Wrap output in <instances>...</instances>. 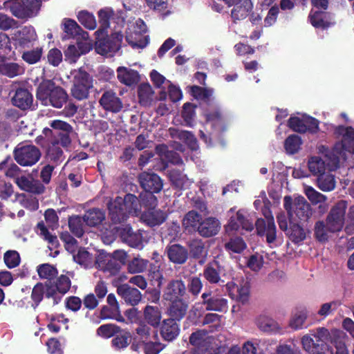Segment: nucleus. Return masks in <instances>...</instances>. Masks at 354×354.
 Instances as JSON below:
<instances>
[{
	"label": "nucleus",
	"mask_w": 354,
	"mask_h": 354,
	"mask_svg": "<svg viewBox=\"0 0 354 354\" xmlns=\"http://www.w3.org/2000/svg\"><path fill=\"white\" fill-rule=\"evenodd\" d=\"M144 317L148 324L156 327L160 323L161 313L157 306L147 305L144 309Z\"/></svg>",
	"instance_id": "42"
},
{
	"label": "nucleus",
	"mask_w": 354,
	"mask_h": 354,
	"mask_svg": "<svg viewBox=\"0 0 354 354\" xmlns=\"http://www.w3.org/2000/svg\"><path fill=\"white\" fill-rule=\"evenodd\" d=\"M240 227L248 232H251L254 229L252 223L245 217L241 210H239L236 216L230 218L227 228L232 231H237Z\"/></svg>",
	"instance_id": "29"
},
{
	"label": "nucleus",
	"mask_w": 354,
	"mask_h": 354,
	"mask_svg": "<svg viewBox=\"0 0 354 354\" xmlns=\"http://www.w3.org/2000/svg\"><path fill=\"white\" fill-rule=\"evenodd\" d=\"M121 328L114 324H105L101 325L96 330V334L104 339L111 338L120 332Z\"/></svg>",
	"instance_id": "48"
},
{
	"label": "nucleus",
	"mask_w": 354,
	"mask_h": 354,
	"mask_svg": "<svg viewBox=\"0 0 354 354\" xmlns=\"http://www.w3.org/2000/svg\"><path fill=\"white\" fill-rule=\"evenodd\" d=\"M154 194V192L145 190L140 194L138 201L140 209L143 207L145 210H148L158 206V198Z\"/></svg>",
	"instance_id": "44"
},
{
	"label": "nucleus",
	"mask_w": 354,
	"mask_h": 354,
	"mask_svg": "<svg viewBox=\"0 0 354 354\" xmlns=\"http://www.w3.org/2000/svg\"><path fill=\"white\" fill-rule=\"evenodd\" d=\"M225 249L227 252L240 254L247 248V244L243 238L235 236L230 238V240L225 243Z\"/></svg>",
	"instance_id": "45"
},
{
	"label": "nucleus",
	"mask_w": 354,
	"mask_h": 354,
	"mask_svg": "<svg viewBox=\"0 0 354 354\" xmlns=\"http://www.w3.org/2000/svg\"><path fill=\"white\" fill-rule=\"evenodd\" d=\"M334 133L337 138L341 139L335 144L332 151L326 154V157L330 160L328 165L336 168L339 166V156L344 155L345 152L354 154V128L339 125L335 127Z\"/></svg>",
	"instance_id": "2"
},
{
	"label": "nucleus",
	"mask_w": 354,
	"mask_h": 354,
	"mask_svg": "<svg viewBox=\"0 0 354 354\" xmlns=\"http://www.w3.org/2000/svg\"><path fill=\"white\" fill-rule=\"evenodd\" d=\"M288 126L292 131L300 133H306V128L305 124V117H290L288 120Z\"/></svg>",
	"instance_id": "63"
},
{
	"label": "nucleus",
	"mask_w": 354,
	"mask_h": 354,
	"mask_svg": "<svg viewBox=\"0 0 354 354\" xmlns=\"http://www.w3.org/2000/svg\"><path fill=\"white\" fill-rule=\"evenodd\" d=\"M187 294V287L182 279L169 281L163 290V299L166 301L183 299Z\"/></svg>",
	"instance_id": "11"
},
{
	"label": "nucleus",
	"mask_w": 354,
	"mask_h": 354,
	"mask_svg": "<svg viewBox=\"0 0 354 354\" xmlns=\"http://www.w3.org/2000/svg\"><path fill=\"white\" fill-rule=\"evenodd\" d=\"M317 187L324 192H330L335 187V180L330 174H322L317 178Z\"/></svg>",
	"instance_id": "46"
},
{
	"label": "nucleus",
	"mask_w": 354,
	"mask_h": 354,
	"mask_svg": "<svg viewBox=\"0 0 354 354\" xmlns=\"http://www.w3.org/2000/svg\"><path fill=\"white\" fill-rule=\"evenodd\" d=\"M221 229L219 221L214 217L203 218L198 225L197 232L204 238H209L216 235Z\"/></svg>",
	"instance_id": "22"
},
{
	"label": "nucleus",
	"mask_w": 354,
	"mask_h": 354,
	"mask_svg": "<svg viewBox=\"0 0 354 354\" xmlns=\"http://www.w3.org/2000/svg\"><path fill=\"white\" fill-rule=\"evenodd\" d=\"M266 220L262 218H258L255 223L257 234L259 236H266V241L272 243L277 239V228L274 217L270 215L266 216Z\"/></svg>",
	"instance_id": "10"
},
{
	"label": "nucleus",
	"mask_w": 354,
	"mask_h": 354,
	"mask_svg": "<svg viewBox=\"0 0 354 354\" xmlns=\"http://www.w3.org/2000/svg\"><path fill=\"white\" fill-rule=\"evenodd\" d=\"M95 263L99 268L104 272H109L111 275H116L122 267L120 262L116 261L114 258H111L110 254L106 253H100L96 257Z\"/></svg>",
	"instance_id": "23"
},
{
	"label": "nucleus",
	"mask_w": 354,
	"mask_h": 354,
	"mask_svg": "<svg viewBox=\"0 0 354 354\" xmlns=\"http://www.w3.org/2000/svg\"><path fill=\"white\" fill-rule=\"evenodd\" d=\"M301 144V138L297 135L292 134L285 140L284 147L288 153L295 154L299 151Z\"/></svg>",
	"instance_id": "50"
},
{
	"label": "nucleus",
	"mask_w": 354,
	"mask_h": 354,
	"mask_svg": "<svg viewBox=\"0 0 354 354\" xmlns=\"http://www.w3.org/2000/svg\"><path fill=\"white\" fill-rule=\"evenodd\" d=\"M346 208L347 202L343 200L338 201L332 207L326 218L329 232L336 233L343 229Z\"/></svg>",
	"instance_id": "9"
},
{
	"label": "nucleus",
	"mask_w": 354,
	"mask_h": 354,
	"mask_svg": "<svg viewBox=\"0 0 354 354\" xmlns=\"http://www.w3.org/2000/svg\"><path fill=\"white\" fill-rule=\"evenodd\" d=\"M49 287L54 291L53 305L58 304L63 296L68 292L71 286L70 278L64 274H61L54 281H47Z\"/></svg>",
	"instance_id": "12"
},
{
	"label": "nucleus",
	"mask_w": 354,
	"mask_h": 354,
	"mask_svg": "<svg viewBox=\"0 0 354 354\" xmlns=\"http://www.w3.org/2000/svg\"><path fill=\"white\" fill-rule=\"evenodd\" d=\"M118 80L127 86H131L136 82L138 73L133 70H128L126 67L120 66L117 69Z\"/></svg>",
	"instance_id": "41"
},
{
	"label": "nucleus",
	"mask_w": 354,
	"mask_h": 354,
	"mask_svg": "<svg viewBox=\"0 0 354 354\" xmlns=\"http://www.w3.org/2000/svg\"><path fill=\"white\" fill-rule=\"evenodd\" d=\"M74 261L84 268H88L92 263V255L85 249L80 248L77 253L73 255Z\"/></svg>",
	"instance_id": "57"
},
{
	"label": "nucleus",
	"mask_w": 354,
	"mask_h": 354,
	"mask_svg": "<svg viewBox=\"0 0 354 354\" xmlns=\"http://www.w3.org/2000/svg\"><path fill=\"white\" fill-rule=\"evenodd\" d=\"M83 217L87 225L95 227L100 225L105 219V213L99 208H92L87 210Z\"/></svg>",
	"instance_id": "37"
},
{
	"label": "nucleus",
	"mask_w": 354,
	"mask_h": 354,
	"mask_svg": "<svg viewBox=\"0 0 354 354\" xmlns=\"http://www.w3.org/2000/svg\"><path fill=\"white\" fill-rule=\"evenodd\" d=\"M314 231L315 236L319 242H326L328 240V232H329V229L326 221H317L315 225Z\"/></svg>",
	"instance_id": "54"
},
{
	"label": "nucleus",
	"mask_w": 354,
	"mask_h": 354,
	"mask_svg": "<svg viewBox=\"0 0 354 354\" xmlns=\"http://www.w3.org/2000/svg\"><path fill=\"white\" fill-rule=\"evenodd\" d=\"M192 258L199 259L205 255V244L201 239H193L188 244Z\"/></svg>",
	"instance_id": "51"
},
{
	"label": "nucleus",
	"mask_w": 354,
	"mask_h": 354,
	"mask_svg": "<svg viewBox=\"0 0 354 354\" xmlns=\"http://www.w3.org/2000/svg\"><path fill=\"white\" fill-rule=\"evenodd\" d=\"M120 236L129 246L135 248H142V234L140 230L133 232L131 227L127 225L122 229Z\"/></svg>",
	"instance_id": "28"
},
{
	"label": "nucleus",
	"mask_w": 354,
	"mask_h": 354,
	"mask_svg": "<svg viewBox=\"0 0 354 354\" xmlns=\"http://www.w3.org/2000/svg\"><path fill=\"white\" fill-rule=\"evenodd\" d=\"M131 335L129 331H124L121 335H117L111 341L112 346L116 349L127 348L131 339Z\"/></svg>",
	"instance_id": "60"
},
{
	"label": "nucleus",
	"mask_w": 354,
	"mask_h": 354,
	"mask_svg": "<svg viewBox=\"0 0 354 354\" xmlns=\"http://www.w3.org/2000/svg\"><path fill=\"white\" fill-rule=\"evenodd\" d=\"M140 186L145 191L159 193L163 187L162 178L155 173L142 172L138 176Z\"/></svg>",
	"instance_id": "14"
},
{
	"label": "nucleus",
	"mask_w": 354,
	"mask_h": 354,
	"mask_svg": "<svg viewBox=\"0 0 354 354\" xmlns=\"http://www.w3.org/2000/svg\"><path fill=\"white\" fill-rule=\"evenodd\" d=\"M207 124H209L213 131L221 135L227 129V122L225 117L219 110L212 111L205 115Z\"/></svg>",
	"instance_id": "20"
},
{
	"label": "nucleus",
	"mask_w": 354,
	"mask_h": 354,
	"mask_svg": "<svg viewBox=\"0 0 354 354\" xmlns=\"http://www.w3.org/2000/svg\"><path fill=\"white\" fill-rule=\"evenodd\" d=\"M37 272L40 278L48 279V281H51L58 273L57 270L48 263L39 265Z\"/></svg>",
	"instance_id": "59"
},
{
	"label": "nucleus",
	"mask_w": 354,
	"mask_h": 354,
	"mask_svg": "<svg viewBox=\"0 0 354 354\" xmlns=\"http://www.w3.org/2000/svg\"><path fill=\"white\" fill-rule=\"evenodd\" d=\"M33 97L31 93L24 88H18L12 97V103L21 110H27L32 104Z\"/></svg>",
	"instance_id": "26"
},
{
	"label": "nucleus",
	"mask_w": 354,
	"mask_h": 354,
	"mask_svg": "<svg viewBox=\"0 0 354 354\" xmlns=\"http://www.w3.org/2000/svg\"><path fill=\"white\" fill-rule=\"evenodd\" d=\"M257 324L259 329L264 332H272L278 328L277 323L273 319L265 315L259 316Z\"/></svg>",
	"instance_id": "52"
},
{
	"label": "nucleus",
	"mask_w": 354,
	"mask_h": 354,
	"mask_svg": "<svg viewBox=\"0 0 354 354\" xmlns=\"http://www.w3.org/2000/svg\"><path fill=\"white\" fill-rule=\"evenodd\" d=\"M118 295L126 304L132 306L138 305L142 299V294L139 290L124 283L117 288Z\"/></svg>",
	"instance_id": "19"
},
{
	"label": "nucleus",
	"mask_w": 354,
	"mask_h": 354,
	"mask_svg": "<svg viewBox=\"0 0 354 354\" xmlns=\"http://www.w3.org/2000/svg\"><path fill=\"white\" fill-rule=\"evenodd\" d=\"M190 93L195 99L207 101L212 96L213 90L194 85L190 87Z\"/></svg>",
	"instance_id": "55"
},
{
	"label": "nucleus",
	"mask_w": 354,
	"mask_h": 354,
	"mask_svg": "<svg viewBox=\"0 0 354 354\" xmlns=\"http://www.w3.org/2000/svg\"><path fill=\"white\" fill-rule=\"evenodd\" d=\"M283 207L290 217H292L295 213L299 219L307 221L312 215L310 205L303 196H298L293 201L291 196H286Z\"/></svg>",
	"instance_id": "6"
},
{
	"label": "nucleus",
	"mask_w": 354,
	"mask_h": 354,
	"mask_svg": "<svg viewBox=\"0 0 354 354\" xmlns=\"http://www.w3.org/2000/svg\"><path fill=\"white\" fill-rule=\"evenodd\" d=\"M160 333L165 341L171 342L176 339L180 333V326L173 319H165L161 324Z\"/></svg>",
	"instance_id": "25"
},
{
	"label": "nucleus",
	"mask_w": 354,
	"mask_h": 354,
	"mask_svg": "<svg viewBox=\"0 0 354 354\" xmlns=\"http://www.w3.org/2000/svg\"><path fill=\"white\" fill-rule=\"evenodd\" d=\"M99 103L103 109L111 113H118L123 108L121 99L112 90L105 91L102 93Z\"/></svg>",
	"instance_id": "15"
},
{
	"label": "nucleus",
	"mask_w": 354,
	"mask_h": 354,
	"mask_svg": "<svg viewBox=\"0 0 354 354\" xmlns=\"http://www.w3.org/2000/svg\"><path fill=\"white\" fill-rule=\"evenodd\" d=\"M169 259L177 264H183L188 258L187 250L180 244H173L167 248Z\"/></svg>",
	"instance_id": "30"
},
{
	"label": "nucleus",
	"mask_w": 354,
	"mask_h": 354,
	"mask_svg": "<svg viewBox=\"0 0 354 354\" xmlns=\"http://www.w3.org/2000/svg\"><path fill=\"white\" fill-rule=\"evenodd\" d=\"M303 348L310 354L323 353L325 344L316 342L310 334L304 335L301 339Z\"/></svg>",
	"instance_id": "35"
},
{
	"label": "nucleus",
	"mask_w": 354,
	"mask_h": 354,
	"mask_svg": "<svg viewBox=\"0 0 354 354\" xmlns=\"http://www.w3.org/2000/svg\"><path fill=\"white\" fill-rule=\"evenodd\" d=\"M64 26V31L68 35V37H78L85 39L88 37V32L83 30L73 19H66Z\"/></svg>",
	"instance_id": "32"
},
{
	"label": "nucleus",
	"mask_w": 354,
	"mask_h": 354,
	"mask_svg": "<svg viewBox=\"0 0 354 354\" xmlns=\"http://www.w3.org/2000/svg\"><path fill=\"white\" fill-rule=\"evenodd\" d=\"M77 19L82 25L89 30H94L97 26L94 15L88 11H80L77 15Z\"/></svg>",
	"instance_id": "53"
},
{
	"label": "nucleus",
	"mask_w": 354,
	"mask_h": 354,
	"mask_svg": "<svg viewBox=\"0 0 354 354\" xmlns=\"http://www.w3.org/2000/svg\"><path fill=\"white\" fill-rule=\"evenodd\" d=\"M54 291L49 287L48 281L44 283L38 282L32 288L31 292V306L36 308L39 306L44 297L47 299H52L53 300Z\"/></svg>",
	"instance_id": "16"
},
{
	"label": "nucleus",
	"mask_w": 354,
	"mask_h": 354,
	"mask_svg": "<svg viewBox=\"0 0 354 354\" xmlns=\"http://www.w3.org/2000/svg\"><path fill=\"white\" fill-rule=\"evenodd\" d=\"M167 214L156 207L145 210L141 214L142 220L149 227L160 225L167 220Z\"/></svg>",
	"instance_id": "21"
},
{
	"label": "nucleus",
	"mask_w": 354,
	"mask_h": 354,
	"mask_svg": "<svg viewBox=\"0 0 354 354\" xmlns=\"http://www.w3.org/2000/svg\"><path fill=\"white\" fill-rule=\"evenodd\" d=\"M109 217L113 224L125 222L129 215H138L140 212L138 198L132 194H127L124 198L117 196L111 198L107 203Z\"/></svg>",
	"instance_id": "1"
},
{
	"label": "nucleus",
	"mask_w": 354,
	"mask_h": 354,
	"mask_svg": "<svg viewBox=\"0 0 354 354\" xmlns=\"http://www.w3.org/2000/svg\"><path fill=\"white\" fill-rule=\"evenodd\" d=\"M288 239L295 244H299L306 238V233L304 227L299 223L290 221L289 230L286 233Z\"/></svg>",
	"instance_id": "34"
},
{
	"label": "nucleus",
	"mask_w": 354,
	"mask_h": 354,
	"mask_svg": "<svg viewBox=\"0 0 354 354\" xmlns=\"http://www.w3.org/2000/svg\"><path fill=\"white\" fill-rule=\"evenodd\" d=\"M36 97L44 106L50 105L60 109L66 104L68 95L66 91L51 80H44L38 85Z\"/></svg>",
	"instance_id": "3"
},
{
	"label": "nucleus",
	"mask_w": 354,
	"mask_h": 354,
	"mask_svg": "<svg viewBox=\"0 0 354 354\" xmlns=\"http://www.w3.org/2000/svg\"><path fill=\"white\" fill-rule=\"evenodd\" d=\"M46 157L56 164L62 162L64 156L62 149L59 146V140L55 139L49 144L46 149Z\"/></svg>",
	"instance_id": "39"
},
{
	"label": "nucleus",
	"mask_w": 354,
	"mask_h": 354,
	"mask_svg": "<svg viewBox=\"0 0 354 354\" xmlns=\"http://www.w3.org/2000/svg\"><path fill=\"white\" fill-rule=\"evenodd\" d=\"M93 77L85 71L80 70L75 75L71 88V95L76 100L81 101L89 96V91L93 88Z\"/></svg>",
	"instance_id": "8"
},
{
	"label": "nucleus",
	"mask_w": 354,
	"mask_h": 354,
	"mask_svg": "<svg viewBox=\"0 0 354 354\" xmlns=\"http://www.w3.org/2000/svg\"><path fill=\"white\" fill-rule=\"evenodd\" d=\"M3 261L9 269L17 267L21 262L19 253L16 250H8L3 254Z\"/></svg>",
	"instance_id": "56"
},
{
	"label": "nucleus",
	"mask_w": 354,
	"mask_h": 354,
	"mask_svg": "<svg viewBox=\"0 0 354 354\" xmlns=\"http://www.w3.org/2000/svg\"><path fill=\"white\" fill-rule=\"evenodd\" d=\"M122 29L113 28V32L110 35L98 38L95 43V50L102 55L109 53H115L121 46L123 40Z\"/></svg>",
	"instance_id": "5"
},
{
	"label": "nucleus",
	"mask_w": 354,
	"mask_h": 354,
	"mask_svg": "<svg viewBox=\"0 0 354 354\" xmlns=\"http://www.w3.org/2000/svg\"><path fill=\"white\" fill-rule=\"evenodd\" d=\"M202 216L194 210L188 212L183 220V226L189 232H197Z\"/></svg>",
	"instance_id": "33"
},
{
	"label": "nucleus",
	"mask_w": 354,
	"mask_h": 354,
	"mask_svg": "<svg viewBox=\"0 0 354 354\" xmlns=\"http://www.w3.org/2000/svg\"><path fill=\"white\" fill-rule=\"evenodd\" d=\"M84 217L79 215H73L68 218V227L71 232L77 237L80 238L84 233Z\"/></svg>",
	"instance_id": "43"
},
{
	"label": "nucleus",
	"mask_w": 354,
	"mask_h": 354,
	"mask_svg": "<svg viewBox=\"0 0 354 354\" xmlns=\"http://www.w3.org/2000/svg\"><path fill=\"white\" fill-rule=\"evenodd\" d=\"M176 136L184 142L191 150L196 151L198 149L197 139L192 132L185 130L176 131Z\"/></svg>",
	"instance_id": "49"
},
{
	"label": "nucleus",
	"mask_w": 354,
	"mask_h": 354,
	"mask_svg": "<svg viewBox=\"0 0 354 354\" xmlns=\"http://www.w3.org/2000/svg\"><path fill=\"white\" fill-rule=\"evenodd\" d=\"M224 271V267L218 261L213 260L209 262L203 269L204 278L211 284H218L221 280V276Z\"/></svg>",
	"instance_id": "18"
},
{
	"label": "nucleus",
	"mask_w": 354,
	"mask_h": 354,
	"mask_svg": "<svg viewBox=\"0 0 354 354\" xmlns=\"http://www.w3.org/2000/svg\"><path fill=\"white\" fill-rule=\"evenodd\" d=\"M170 302L167 313L169 319H173L174 321L180 322L187 315L188 310V304L184 299H177L169 301Z\"/></svg>",
	"instance_id": "24"
},
{
	"label": "nucleus",
	"mask_w": 354,
	"mask_h": 354,
	"mask_svg": "<svg viewBox=\"0 0 354 354\" xmlns=\"http://www.w3.org/2000/svg\"><path fill=\"white\" fill-rule=\"evenodd\" d=\"M43 49L41 47H37L35 49L24 51L22 54L24 61L29 64H33L38 62L42 56Z\"/></svg>",
	"instance_id": "58"
},
{
	"label": "nucleus",
	"mask_w": 354,
	"mask_h": 354,
	"mask_svg": "<svg viewBox=\"0 0 354 354\" xmlns=\"http://www.w3.org/2000/svg\"><path fill=\"white\" fill-rule=\"evenodd\" d=\"M196 106L191 102H186L184 104L183 106V110L181 112L182 118L186 124L189 126L192 125L193 122L194 118L195 116V109Z\"/></svg>",
	"instance_id": "62"
},
{
	"label": "nucleus",
	"mask_w": 354,
	"mask_h": 354,
	"mask_svg": "<svg viewBox=\"0 0 354 354\" xmlns=\"http://www.w3.org/2000/svg\"><path fill=\"white\" fill-rule=\"evenodd\" d=\"M41 0H21L23 8L27 12V18L31 17L40 9Z\"/></svg>",
	"instance_id": "61"
},
{
	"label": "nucleus",
	"mask_w": 354,
	"mask_h": 354,
	"mask_svg": "<svg viewBox=\"0 0 354 354\" xmlns=\"http://www.w3.org/2000/svg\"><path fill=\"white\" fill-rule=\"evenodd\" d=\"M13 156L19 165L32 167L40 160L41 153L36 146L21 142L15 147Z\"/></svg>",
	"instance_id": "4"
},
{
	"label": "nucleus",
	"mask_w": 354,
	"mask_h": 354,
	"mask_svg": "<svg viewBox=\"0 0 354 354\" xmlns=\"http://www.w3.org/2000/svg\"><path fill=\"white\" fill-rule=\"evenodd\" d=\"M205 330H197L193 332L189 338V344L194 346V354H204L207 350Z\"/></svg>",
	"instance_id": "27"
},
{
	"label": "nucleus",
	"mask_w": 354,
	"mask_h": 354,
	"mask_svg": "<svg viewBox=\"0 0 354 354\" xmlns=\"http://www.w3.org/2000/svg\"><path fill=\"white\" fill-rule=\"evenodd\" d=\"M234 5V8L231 11V17L234 21L245 19L253 8L251 0H243L241 4L237 3Z\"/></svg>",
	"instance_id": "31"
},
{
	"label": "nucleus",
	"mask_w": 354,
	"mask_h": 354,
	"mask_svg": "<svg viewBox=\"0 0 354 354\" xmlns=\"http://www.w3.org/2000/svg\"><path fill=\"white\" fill-rule=\"evenodd\" d=\"M154 91L149 83H142L138 88L139 103L142 106H150L153 102Z\"/></svg>",
	"instance_id": "36"
},
{
	"label": "nucleus",
	"mask_w": 354,
	"mask_h": 354,
	"mask_svg": "<svg viewBox=\"0 0 354 354\" xmlns=\"http://www.w3.org/2000/svg\"><path fill=\"white\" fill-rule=\"evenodd\" d=\"M3 8L9 10L13 16L18 19H27V12H25L19 0H6L3 3Z\"/></svg>",
	"instance_id": "40"
},
{
	"label": "nucleus",
	"mask_w": 354,
	"mask_h": 354,
	"mask_svg": "<svg viewBox=\"0 0 354 354\" xmlns=\"http://www.w3.org/2000/svg\"><path fill=\"white\" fill-rule=\"evenodd\" d=\"M97 15L100 27L95 33L98 35L100 34H102V35L106 34L109 28L113 30V28L122 29L124 26V19L115 15L112 8H105L100 9Z\"/></svg>",
	"instance_id": "7"
},
{
	"label": "nucleus",
	"mask_w": 354,
	"mask_h": 354,
	"mask_svg": "<svg viewBox=\"0 0 354 354\" xmlns=\"http://www.w3.org/2000/svg\"><path fill=\"white\" fill-rule=\"evenodd\" d=\"M309 171L314 176L322 175L325 174L326 162L320 157L313 156L311 157L308 162Z\"/></svg>",
	"instance_id": "47"
},
{
	"label": "nucleus",
	"mask_w": 354,
	"mask_h": 354,
	"mask_svg": "<svg viewBox=\"0 0 354 354\" xmlns=\"http://www.w3.org/2000/svg\"><path fill=\"white\" fill-rule=\"evenodd\" d=\"M202 304L207 311L223 312L227 309V300L212 291L205 292L201 295Z\"/></svg>",
	"instance_id": "13"
},
{
	"label": "nucleus",
	"mask_w": 354,
	"mask_h": 354,
	"mask_svg": "<svg viewBox=\"0 0 354 354\" xmlns=\"http://www.w3.org/2000/svg\"><path fill=\"white\" fill-rule=\"evenodd\" d=\"M169 178L172 185L179 189L182 190L185 189V186L187 183V178L185 175L183 174L179 171H173L170 173Z\"/></svg>",
	"instance_id": "64"
},
{
	"label": "nucleus",
	"mask_w": 354,
	"mask_h": 354,
	"mask_svg": "<svg viewBox=\"0 0 354 354\" xmlns=\"http://www.w3.org/2000/svg\"><path fill=\"white\" fill-rule=\"evenodd\" d=\"M50 127L54 129H58L57 138L59 144L63 147H68L71 144V138L70 133L73 132L72 126L64 121L60 120H55L50 122Z\"/></svg>",
	"instance_id": "17"
},
{
	"label": "nucleus",
	"mask_w": 354,
	"mask_h": 354,
	"mask_svg": "<svg viewBox=\"0 0 354 354\" xmlns=\"http://www.w3.org/2000/svg\"><path fill=\"white\" fill-rule=\"evenodd\" d=\"M24 73V68L15 62L0 64V75L13 78Z\"/></svg>",
	"instance_id": "38"
}]
</instances>
